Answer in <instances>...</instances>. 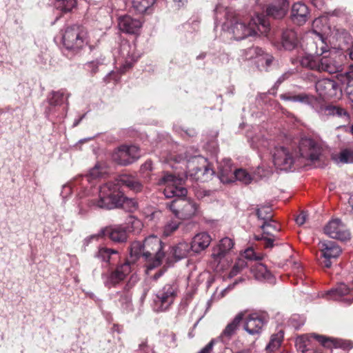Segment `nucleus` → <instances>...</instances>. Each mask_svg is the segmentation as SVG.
<instances>
[{"instance_id": "nucleus-1", "label": "nucleus", "mask_w": 353, "mask_h": 353, "mask_svg": "<svg viewBox=\"0 0 353 353\" xmlns=\"http://www.w3.org/2000/svg\"><path fill=\"white\" fill-rule=\"evenodd\" d=\"M183 183V179L165 173L159 179L158 184L165 185L163 191L165 197H176L171 202L166 203V208L178 219L188 220L199 214V208L196 202L183 198L187 194V190L182 186Z\"/></svg>"}, {"instance_id": "nucleus-2", "label": "nucleus", "mask_w": 353, "mask_h": 353, "mask_svg": "<svg viewBox=\"0 0 353 353\" xmlns=\"http://www.w3.org/2000/svg\"><path fill=\"white\" fill-rule=\"evenodd\" d=\"M122 186H125L130 190L139 192L142 190L143 185L134 176L128 174L119 176L114 181H108L99 190V197L88 201L90 208L112 210L118 208L123 192L121 190Z\"/></svg>"}, {"instance_id": "nucleus-3", "label": "nucleus", "mask_w": 353, "mask_h": 353, "mask_svg": "<svg viewBox=\"0 0 353 353\" xmlns=\"http://www.w3.org/2000/svg\"><path fill=\"white\" fill-rule=\"evenodd\" d=\"M225 19L231 24V30L236 40H241L250 36L258 34L266 35L270 30L268 17L263 14H257L248 22L235 10L226 8Z\"/></svg>"}, {"instance_id": "nucleus-4", "label": "nucleus", "mask_w": 353, "mask_h": 353, "mask_svg": "<svg viewBox=\"0 0 353 353\" xmlns=\"http://www.w3.org/2000/svg\"><path fill=\"white\" fill-rule=\"evenodd\" d=\"M62 42L67 50L77 53L88 44V31L81 26H68L63 33Z\"/></svg>"}, {"instance_id": "nucleus-5", "label": "nucleus", "mask_w": 353, "mask_h": 353, "mask_svg": "<svg viewBox=\"0 0 353 353\" xmlns=\"http://www.w3.org/2000/svg\"><path fill=\"white\" fill-rule=\"evenodd\" d=\"M179 285L176 281L165 283L154 294L152 307L155 312L167 311L173 304L179 293Z\"/></svg>"}, {"instance_id": "nucleus-6", "label": "nucleus", "mask_w": 353, "mask_h": 353, "mask_svg": "<svg viewBox=\"0 0 353 353\" xmlns=\"http://www.w3.org/2000/svg\"><path fill=\"white\" fill-rule=\"evenodd\" d=\"M143 243L145 260L151 262L150 265L152 268L161 265L165 257V253L162 251L164 249V245L161 239L157 236L152 235L146 237Z\"/></svg>"}, {"instance_id": "nucleus-7", "label": "nucleus", "mask_w": 353, "mask_h": 353, "mask_svg": "<svg viewBox=\"0 0 353 353\" xmlns=\"http://www.w3.org/2000/svg\"><path fill=\"white\" fill-rule=\"evenodd\" d=\"M188 169L190 178L201 183L210 180L214 173L207 159L203 157H194L189 161Z\"/></svg>"}, {"instance_id": "nucleus-8", "label": "nucleus", "mask_w": 353, "mask_h": 353, "mask_svg": "<svg viewBox=\"0 0 353 353\" xmlns=\"http://www.w3.org/2000/svg\"><path fill=\"white\" fill-rule=\"evenodd\" d=\"M130 262L126 260L123 263L117 265L114 269H110L101 274L104 285L108 288H115L123 281L131 272Z\"/></svg>"}, {"instance_id": "nucleus-9", "label": "nucleus", "mask_w": 353, "mask_h": 353, "mask_svg": "<svg viewBox=\"0 0 353 353\" xmlns=\"http://www.w3.org/2000/svg\"><path fill=\"white\" fill-rule=\"evenodd\" d=\"M299 148L301 156L312 162L319 160L322 153L321 145L312 138H302Z\"/></svg>"}, {"instance_id": "nucleus-10", "label": "nucleus", "mask_w": 353, "mask_h": 353, "mask_svg": "<svg viewBox=\"0 0 353 353\" xmlns=\"http://www.w3.org/2000/svg\"><path fill=\"white\" fill-rule=\"evenodd\" d=\"M139 157V148L136 145H121L112 154V159L122 165L131 164Z\"/></svg>"}, {"instance_id": "nucleus-11", "label": "nucleus", "mask_w": 353, "mask_h": 353, "mask_svg": "<svg viewBox=\"0 0 353 353\" xmlns=\"http://www.w3.org/2000/svg\"><path fill=\"white\" fill-rule=\"evenodd\" d=\"M321 252L320 264L323 268H329L332 265V259H336L341 253V248L334 241H324L319 243Z\"/></svg>"}, {"instance_id": "nucleus-12", "label": "nucleus", "mask_w": 353, "mask_h": 353, "mask_svg": "<svg viewBox=\"0 0 353 353\" xmlns=\"http://www.w3.org/2000/svg\"><path fill=\"white\" fill-rule=\"evenodd\" d=\"M135 48L134 44H131L127 41L121 42L119 48V59L121 62V72H125L137 61L139 55L135 52Z\"/></svg>"}, {"instance_id": "nucleus-13", "label": "nucleus", "mask_w": 353, "mask_h": 353, "mask_svg": "<svg viewBox=\"0 0 353 353\" xmlns=\"http://www.w3.org/2000/svg\"><path fill=\"white\" fill-rule=\"evenodd\" d=\"M324 232L330 238L340 241H346L350 239L348 229L339 219L330 220L324 227Z\"/></svg>"}, {"instance_id": "nucleus-14", "label": "nucleus", "mask_w": 353, "mask_h": 353, "mask_svg": "<svg viewBox=\"0 0 353 353\" xmlns=\"http://www.w3.org/2000/svg\"><path fill=\"white\" fill-rule=\"evenodd\" d=\"M268 314L264 312H256L248 314L245 319L244 329L250 334H259L268 323Z\"/></svg>"}, {"instance_id": "nucleus-15", "label": "nucleus", "mask_w": 353, "mask_h": 353, "mask_svg": "<svg viewBox=\"0 0 353 353\" xmlns=\"http://www.w3.org/2000/svg\"><path fill=\"white\" fill-rule=\"evenodd\" d=\"M294 157L289 149L281 146L275 148L273 154V162L275 166L281 170H289L292 168Z\"/></svg>"}, {"instance_id": "nucleus-16", "label": "nucleus", "mask_w": 353, "mask_h": 353, "mask_svg": "<svg viewBox=\"0 0 353 353\" xmlns=\"http://www.w3.org/2000/svg\"><path fill=\"white\" fill-rule=\"evenodd\" d=\"M311 337L316 340L322 346L326 348H340L348 351L353 347V343L350 340L329 337L312 333Z\"/></svg>"}, {"instance_id": "nucleus-17", "label": "nucleus", "mask_w": 353, "mask_h": 353, "mask_svg": "<svg viewBox=\"0 0 353 353\" xmlns=\"http://www.w3.org/2000/svg\"><path fill=\"white\" fill-rule=\"evenodd\" d=\"M315 88L318 94L324 99L336 97L338 92L340 91L338 82L331 79L319 80L316 83Z\"/></svg>"}, {"instance_id": "nucleus-18", "label": "nucleus", "mask_w": 353, "mask_h": 353, "mask_svg": "<svg viewBox=\"0 0 353 353\" xmlns=\"http://www.w3.org/2000/svg\"><path fill=\"white\" fill-rule=\"evenodd\" d=\"M337 57L335 53L319 56V72L334 74L341 71L342 65L338 61Z\"/></svg>"}, {"instance_id": "nucleus-19", "label": "nucleus", "mask_w": 353, "mask_h": 353, "mask_svg": "<svg viewBox=\"0 0 353 353\" xmlns=\"http://www.w3.org/2000/svg\"><path fill=\"white\" fill-rule=\"evenodd\" d=\"M134 282V276H132L125 283L123 290L117 292V294L119 296L118 303L124 312H130L133 310L132 294L130 290L133 288Z\"/></svg>"}, {"instance_id": "nucleus-20", "label": "nucleus", "mask_w": 353, "mask_h": 353, "mask_svg": "<svg viewBox=\"0 0 353 353\" xmlns=\"http://www.w3.org/2000/svg\"><path fill=\"white\" fill-rule=\"evenodd\" d=\"M314 33L315 37L307 40L306 50L309 53L321 56L328 50L329 47L321 34L316 31Z\"/></svg>"}, {"instance_id": "nucleus-21", "label": "nucleus", "mask_w": 353, "mask_h": 353, "mask_svg": "<svg viewBox=\"0 0 353 353\" xmlns=\"http://www.w3.org/2000/svg\"><path fill=\"white\" fill-rule=\"evenodd\" d=\"M118 26L119 30L126 34H136L139 32L142 23L141 21L125 15L119 18Z\"/></svg>"}, {"instance_id": "nucleus-22", "label": "nucleus", "mask_w": 353, "mask_h": 353, "mask_svg": "<svg viewBox=\"0 0 353 353\" xmlns=\"http://www.w3.org/2000/svg\"><path fill=\"white\" fill-rule=\"evenodd\" d=\"M256 214L258 219L263 221L261 227L265 234H270V231L268 230V227L272 226V224L274 225V229L275 230H278V223L272 219L273 215L270 206H261L256 209Z\"/></svg>"}, {"instance_id": "nucleus-23", "label": "nucleus", "mask_w": 353, "mask_h": 353, "mask_svg": "<svg viewBox=\"0 0 353 353\" xmlns=\"http://www.w3.org/2000/svg\"><path fill=\"white\" fill-rule=\"evenodd\" d=\"M319 114L325 117H337L343 119L345 122H348L350 119V115L345 109L332 104L321 106Z\"/></svg>"}, {"instance_id": "nucleus-24", "label": "nucleus", "mask_w": 353, "mask_h": 353, "mask_svg": "<svg viewBox=\"0 0 353 353\" xmlns=\"http://www.w3.org/2000/svg\"><path fill=\"white\" fill-rule=\"evenodd\" d=\"M308 14L309 10L305 3L297 2L293 4L291 11V18L294 23L299 26L304 24L307 20Z\"/></svg>"}, {"instance_id": "nucleus-25", "label": "nucleus", "mask_w": 353, "mask_h": 353, "mask_svg": "<svg viewBox=\"0 0 353 353\" xmlns=\"http://www.w3.org/2000/svg\"><path fill=\"white\" fill-rule=\"evenodd\" d=\"M289 3L287 0H275L266 10L267 16L274 19H282L287 13Z\"/></svg>"}, {"instance_id": "nucleus-26", "label": "nucleus", "mask_w": 353, "mask_h": 353, "mask_svg": "<svg viewBox=\"0 0 353 353\" xmlns=\"http://www.w3.org/2000/svg\"><path fill=\"white\" fill-rule=\"evenodd\" d=\"M233 240L228 237L223 238L219 245L213 249L212 256L216 261H220L234 247Z\"/></svg>"}, {"instance_id": "nucleus-27", "label": "nucleus", "mask_w": 353, "mask_h": 353, "mask_svg": "<svg viewBox=\"0 0 353 353\" xmlns=\"http://www.w3.org/2000/svg\"><path fill=\"white\" fill-rule=\"evenodd\" d=\"M212 238L207 232L196 234L191 242V249L194 253H200L205 250L210 244Z\"/></svg>"}, {"instance_id": "nucleus-28", "label": "nucleus", "mask_w": 353, "mask_h": 353, "mask_svg": "<svg viewBox=\"0 0 353 353\" xmlns=\"http://www.w3.org/2000/svg\"><path fill=\"white\" fill-rule=\"evenodd\" d=\"M280 98L284 101H292L299 102L303 104L312 105L316 102V97L312 94L307 93H301L299 94H292L290 93L283 94Z\"/></svg>"}, {"instance_id": "nucleus-29", "label": "nucleus", "mask_w": 353, "mask_h": 353, "mask_svg": "<svg viewBox=\"0 0 353 353\" xmlns=\"http://www.w3.org/2000/svg\"><path fill=\"white\" fill-rule=\"evenodd\" d=\"M234 170L232 169V161L230 159L224 160L219 166V174L220 180L228 183L234 181Z\"/></svg>"}, {"instance_id": "nucleus-30", "label": "nucleus", "mask_w": 353, "mask_h": 353, "mask_svg": "<svg viewBox=\"0 0 353 353\" xmlns=\"http://www.w3.org/2000/svg\"><path fill=\"white\" fill-rule=\"evenodd\" d=\"M281 43L283 47L287 50H292L296 48L299 43L296 32L291 29L284 30L282 34Z\"/></svg>"}, {"instance_id": "nucleus-31", "label": "nucleus", "mask_w": 353, "mask_h": 353, "mask_svg": "<svg viewBox=\"0 0 353 353\" xmlns=\"http://www.w3.org/2000/svg\"><path fill=\"white\" fill-rule=\"evenodd\" d=\"M299 63L303 68L319 72V56L307 52L301 57Z\"/></svg>"}, {"instance_id": "nucleus-32", "label": "nucleus", "mask_w": 353, "mask_h": 353, "mask_svg": "<svg viewBox=\"0 0 353 353\" xmlns=\"http://www.w3.org/2000/svg\"><path fill=\"white\" fill-rule=\"evenodd\" d=\"M100 176V172L97 167L93 168L90 170L88 174L81 176L79 179L74 181V185H80L82 188L88 189V185L90 184V187L94 185V181Z\"/></svg>"}, {"instance_id": "nucleus-33", "label": "nucleus", "mask_w": 353, "mask_h": 353, "mask_svg": "<svg viewBox=\"0 0 353 353\" xmlns=\"http://www.w3.org/2000/svg\"><path fill=\"white\" fill-rule=\"evenodd\" d=\"M192 250L191 245L185 241L180 242L170 249V253L174 259V261L185 258L190 251Z\"/></svg>"}, {"instance_id": "nucleus-34", "label": "nucleus", "mask_w": 353, "mask_h": 353, "mask_svg": "<svg viewBox=\"0 0 353 353\" xmlns=\"http://www.w3.org/2000/svg\"><path fill=\"white\" fill-rule=\"evenodd\" d=\"M251 272L254 278L259 281H269L272 279L271 272L267 267L261 263H256L251 267Z\"/></svg>"}, {"instance_id": "nucleus-35", "label": "nucleus", "mask_w": 353, "mask_h": 353, "mask_svg": "<svg viewBox=\"0 0 353 353\" xmlns=\"http://www.w3.org/2000/svg\"><path fill=\"white\" fill-rule=\"evenodd\" d=\"M108 235L112 241L117 243L125 242L128 239V232L121 225H117L108 229Z\"/></svg>"}, {"instance_id": "nucleus-36", "label": "nucleus", "mask_w": 353, "mask_h": 353, "mask_svg": "<svg viewBox=\"0 0 353 353\" xmlns=\"http://www.w3.org/2000/svg\"><path fill=\"white\" fill-rule=\"evenodd\" d=\"M243 319V314H238L234 319L227 325L224 330L223 331L221 336L227 339H230L234 335Z\"/></svg>"}, {"instance_id": "nucleus-37", "label": "nucleus", "mask_w": 353, "mask_h": 353, "mask_svg": "<svg viewBox=\"0 0 353 353\" xmlns=\"http://www.w3.org/2000/svg\"><path fill=\"white\" fill-rule=\"evenodd\" d=\"M144 250V243H142L140 241L132 243L130 248V259H128L130 262L131 265L135 263L138 258L140 256L143 257Z\"/></svg>"}, {"instance_id": "nucleus-38", "label": "nucleus", "mask_w": 353, "mask_h": 353, "mask_svg": "<svg viewBox=\"0 0 353 353\" xmlns=\"http://www.w3.org/2000/svg\"><path fill=\"white\" fill-rule=\"evenodd\" d=\"M284 337V332L283 330H279L275 334H273L268 344L266 346V350L269 352H274L276 351L281 346Z\"/></svg>"}, {"instance_id": "nucleus-39", "label": "nucleus", "mask_w": 353, "mask_h": 353, "mask_svg": "<svg viewBox=\"0 0 353 353\" xmlns=\"http://www.w3.org/2000/svg\"><path fill=\"white\" fill-rule=\"evenodd\" d=\"M333 159L336 163H353V150L343 149L338 154L333 157Z\"/></svg>"}, {"instance_id": "nucleus-40", "label": "nucleus", "mask_w": 353, "mask_h": 353, "mask_svg": "<svg viewBox=\"0 0 353 353\" xmlns=\"http://www.w3.org/2000/svg\"><path fill=\"white\" fill-rule=\"evenodd\" d=\"M117 251L105 248V247H101L99 248L98 251L95 253L94 256L99 259L102 262L105 263H110L111 257L113 254H117Z\"/></svg>"}, {"instance_id": "nucleus-41", "label": "nucleus", "mask_w": 353, "mask_h": 353, "mask_svg": "<svg viewBox=\"0 0 353 353\" xmlns=\"http://www.w3.org/2000/svg\"><path fill=\"white\" fill-rule=\"evenodd\" d=\"M280 230L279 225H278V230H275L274 229V225L272 224V226L268 227V230L270 231V234H263L259 236H256L255 239L256 240H263L264 241V246L266 248H271L274 246V241L276 240V236L272 234L273 231L279 232Z\"/></svg>"}, {"instance_id": "nucleus-42", "label": "nucleus", "mask_w": 353, "mask_h": 353, "mask_svg": "<svg viewBox=\"0 0 353 353\" xmlns=\"http://www.w3.org/2000/svg\"><path fill=\"white\" fill-rule=\"evenodd\" d=\"M155 1L156 0H133L132 6L136 12L143 14L147 12Z\"/></svg>"}, {"instance_id": "nucleus-43", "label": "nucleus", "mask_w": 353, "mask_h": 353, "mask_svg": "<svg viewBox=\"0 0 353 353\" xmlns=\"http://www.w3.org/2000/svg\"><path fill=\"white\" fill-rule=\"evenodd\" d=\"M118 208H122L127 212H132L138 208V203L134 199L128 198L123 194L120 204L118 205Z\"/></svg>"}, {"instance_id": "nucleus-44", "label": "nucleus", "mask_w": 353, "mask_h": 353, "mask_svg": "<svg viewBox=\"0 0 353 353\" xmlns=\"http://www.w3.org/2000/svg\"><path fill=\"white\" fill-rule=\"evenodd\" d=\"M65 100L68 101L69 94L65 90H61L57 92H52V97L49 99V103L51 105L57 106L61 105L64 103V97Z\"/></svg>"}, {"instance_id": "nucleus-45", "label": "nucleus", "mask_w": 353, "mask_h": 353, "mask_svg": "<svg viewBox=\"0 0 353 353\" xmlns=\"http://www.w3.org/2000/svg\"><path fill=\"white\" fill-rule=\"evenodd\" d=\"M77 0H55L54 7L63 12H69L76 7Z\"/></svg>"}, {"instance_id": "nucleus-46", "label": "nucleus", "mask_w": 353, "mask_h": 353, "mask_svg": "<svg viewBox=\"0 0 353 353\" xmlns=\"http://www.w3.org/2000/svg\"><path fill=\"white\" fill-rule=\"evenodd\" d=\"M105 57L101 55L99 58L95 60H92L85 63V67L87 71H88L92 75L95 74L98 72L99 66L105 64Z\"/></svg>"}, {"instance_id": "nucleus-47", "label": "nucleus", "mask_w": 353, "mask_h": 353, "mask_svg": "<svg viewBox=\"0 0 353 353\" xmlns=\"http://www.w3.org/2000/svg\"><path fill=\"white\" fill-rule=\"evenodd\" d=\"M126 224L127 226L125 228L129 232H139L143 226L142 222L133 216H128Z\"/></svg>"}, {"instance_id": "nucleus-48", "label": "nucleus", "mask_w": 353, "mask_h": 353, "mask_svg": "<svg viewBox=\"0 0 353 353\" xmlns=\"http://www.w3.org/2000/svg\"><path fill=\"white\" fill-rule=\"evenodd\" d=\"M273 61V57L263 51V55H258L256 59L257 67L260 69H267Z\"/></svg>"}, {"instance_id": "nucleus-49", "label": "nucleus", "mask_w": 353, "mask_h": 353, "mask_svg": "<svg viewBox=\"0 0 353 353\" xmlns=\"http://www.w3.org/2000/svg\"><path fill=\"white\" fill-rule=\"evenodd\" d=\"M234 179L244 184H249L252 180V176L244 169L240 168L234 170Z\"/></svg>"}, {"instance_id": "nucleus-50", "label": "nucleus", "mask_w": 353, "mask_h": 353, "mask_svg": "<svg viewBox=\"0 0 353 353\" xmlns=\"http://www.w3.org/2000/svg\"><path fill=\"white\" fill-rule=\"evenodd\" d=\"M263 50L259 47H251L246 50H243V56L245 59L249 60L255 59H256L258 55H263Z\"/></svg>"}, {"instance_id": "nucleus-51", "label": "nucleus", "mask_w": 353, "mask_h": 353, "mask_svg": "<svg viewBox=\"0 0 353 353\" xmlns=\"http://www.w3.org/2000/svg\"><path fill=\"white\" fill-rule=\"evenodd\" d=\"M163 341L169 348L174 349L178 346L177 337L176 334L173 332H168L164 334Z\"/></svg>"}, {"instance_id": "nucleus-52", "label": "nucleus", "mask_w": 353, "mask_h": 353, "mask_svg": "<svg viewBox=\"0 0 353 353\" xmlns=\"http://www.w3.org/2000/svg\"><path fill=\"white\" fill-rule=\"evenodd\" d=\"M272 169L270 167H266L264 165H261L257 167L256 170L254 172V177L256 179H260L263 177H267L272 173Z\"/></svg>"}, {"instance_id": "nucleus-53", "label": "nucleus", "mask_w": 353, "mask_h": 353, "mask_svg": "<svg viewBox=\"0 0 353 353\" xmlns=\"http://www.w3.org/2000/svg\"><path fill=\"white\" fill-rule=\"evenodd\" d=\"M180 225V222L176 220H171L168 221L164 226L163 234L166 236L171 235L175 232Z\"/></svg>"}, {"instance_id": "nucleus-54", "label": "nucleus", "mask_w": 353, "mask_h": 353, "mask_svg": "<svg viewBox=\"0 0 353 353\" xmlns=\"http://www.w3.org/2000/svg\"><path fill=\"white\" fill-rule=\"evenodd\" d=\"M345 92L350 101L353 102V72H350L347 75V86Z\"/></svg>"}, {"instance_id": "nucleus-55", "label": "nucleus", "mask_w": 353, "mask_h": 353, "mask_svg": "<svg viewBox=\"0 0 353 353\" xmlns=\"http://www.w3.org/2000/svg\"><path fill=\"white\" fill-rule=\"evenodd\" d=\"M307 339L305 336H298L296 339V347L301 353H304L307 351Z\"/></svg>"}, {"instance_id": "nucleus-56", "label": "nucleus", "mask_w": 353, "mask_h": 353, "mask_svg": "<svg viewBox=\"0 0 353 353\" xmlns=\"http://www.w3.org/2000/svg\"><path fill=\"white\" fill-rule=\"evenodd\" d=\"M138 353H154V351L152 348H150L148 345L147 339H144L141 343L139 345V349L137 350Z\"/></svg>"}, {"instance_id": "nucleus-57", "label": "nucleus", "mask_w": 353, "mask_h": 353, "mask_svg": "<svg viewBox=\"0 0 353 353\" xmlns=\"http://www.w3.org/2000/svg\"><path fill=\"white\" fill-rule=\"evenodd\" d=\"M215 343L214 339L211 340L204 347H203L198 353H213V347Z\"/></svg>"}, {"instance_id": "nucleus-58", "label": "nucleus", "mask_w": 353, "mask_h": 353, "mask_svg": "<svg viewBox=\"0 0 353 353\" xmlns=\"http://www.w3.org/2000/svg\"><path fill=\"white\" fill-rule=\"evenodd\" d=\"M243 257L249 260L257 259L256 254L252 248H248L245 250Z\"/></svg>"}, {"instance_id": "nucleus-59", "label": "nucleus", "mask_w": 353, "mask_h": 353, "mask_svg": "<svg viewBox=\"0 0 353 353\" xmlns=\"http://www.w3.org/2000/svg\"><path fill=\"white\" fill-rule=\"evenodd\" d=\"M305 220H306L305 214L304 213H301L299 215H298L296 216V223L298 225H301L305 222Z\"/></svg>"}, {"instance_id": "nucleus-60", "label": "nucleus", "mask_w": 353, "mask_h": 353, "mask_svg": "<svg viewBox=\"0 0 353 353\" xmlns=\"http://www.w3.org/2000/svg\"><path fill=\"white\" fill-rule=\"evenodd\" d=\"M234 265H236V268H238L241 270L247 265V263L244 259H239Z\"/></svg>"}, {"instance_id": "nucleus-61", "label": "nucleus", "mask_w": 353, "mask_h": 353, "mask_svg": "<svg viewBox=\"0 0 353 353\" xmlns=\"http://www.w3.org/2000/svg\"><path fill=\"white\" fill-rule=\"evenodd\" d=\"M290 76L289 73L283 74L281 76L276 82V85H280L283 81H284L286 79Z\"/></svg>"}, {"instance_id": "nucleus-62", "label": "nucleus", "mask_w": 353, "mask_h": 353, "mask_svg": "<svg viewBox=\"0 0 353 353\" xmlns=\"http://www.w3.org/2000/svg\"><path fill=\"white\" fill-rule=\"evenodd\" d=\"M240 271H241V270L239 269L238 268H236V265H234L233 266L230 274L231 276H233L236 275Z\"/></svg>"}, {"instance_id": "nucleus-63", "label": "nucleus", "mask_w": 353, "mask_h": 353, "mask_svg": "<svg viewBox=\"0 0 353 353\" xmlns=\"http://www.w3.org/2000/svg\"><path fill=\"white\" fill-rule=\"evenodd\" d=\"M122 330H123V327L119 325H117V324H114L112 327V330L114 332H117L118 333H120L122 332Z\"/></svg>"}, {"instance_id": "nucleus-64", "label": "nucleus", "mask_w": 353, "mask_h": 353, "mask_svg": "<svg viewBox=\"0 0 353 353\" xmlns=\"http://www.w3.org/2000/svg\"><path fill=\"white\" fill-rule=\"evenodd\" d=\"M349 55H350V59L353 60V45H352V47L350 48V53H349Z\"/></svg>"}]
</instances>
